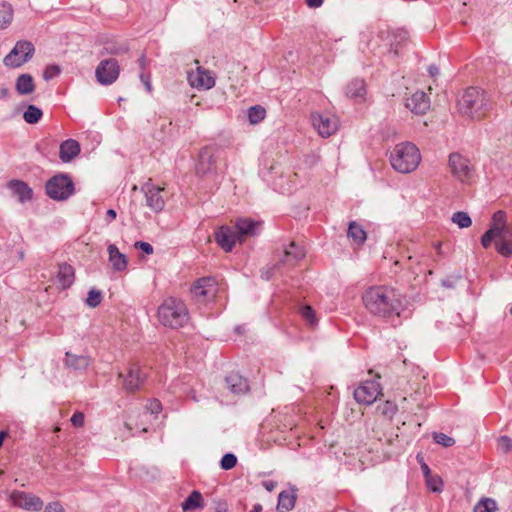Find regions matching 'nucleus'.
<instances>
[{
    "mask_svg": "<svg viewBox=\"0 0 512 512\" xmlns=\"http://www.w3.org/2000/svg\"><path fill=\"white\" fill-rule=\"evenodd\" d=\"M120 65L114 58L104 59L100 61L95 70L97 81L102 85H111L119 77Z\"/></svg>",
    "mask_w": 512,
    "mask_h": 512,
    "instance_id": "nucleus-10",
    "label": "nucleus"
},
{
    "mask_svg": "<svg viewBox=\"0 0 512 512\" xmlns=\"http://www.w3.org/2000/svg\"><path fill=\"white\" fill-rule=\"evenodd\" d=\"M34 50L30 41H18L10 53L4 57L3 63L6 67L18 68L32 58Z\"/></svg>",
    "mask_w": 512,
    "mask_h": 512,
    "instance_id": "nucleus-7",
    "label": "nucleus"
},
{
    "mask_svg": "<svg viewBox=\"0 0 512 512\" xmlns=\"http://www.w3.org/2000/svg\"><path fill=\"white\" fill-rule=\"evenodd\" d=\"M434 248L435 250L437 251L438 254H441L442 253V250H441V243L440 242H437L434 244Z\"/></svg>",
    "mask_w": 512,
    "mask_h": 512,
    "instance_id": "nucleus-63",
    "label": "nucleus"
},
{
    "mask_svg": "<svg viewBox=\"0 0 512 512\" xmlns=\"http://www.w3.org/2000/svg\"><path fill=\"white\" fill-rule=\"evenodd\" d=\"M9 95V90L7 88H0V98L6 99Z\"/></svg>",
    "mask_w": 512,
    "mask_h": 512,
    "instance_id": "nucleus-57",
    "label": "nucleus"
},
{
    "mask_svg": "<svg viewBox=\"0 0 512 512\" xmlns=\"http://www.w3.org/2000/svg\"><path fill=\"white\" fill-rule=\"evenodd\" d=\"M406 107L413 113L423 115L430 109V98L424 91H416L406 98Z\"/></svg>",
    "mask_w": 512,
    "mask_h": 512,
    "instance_id": "nucleus-16",
    "label": "nucleus"
},
{
    "mask_svg": "<svg viewBox=\"0 0 512 512\" xmlns=\"http://www.w3.org/2000/svg\"><path fill=\"white\" fill-rule=\"evenodd\" d=\"M61 72V69L57 65H49L45 68L43 72V78L45 80H51L58 76Z\"/></svg>",
    "mask_w": 512,
    "mask_h": 512,
    "instance_id": "nucleus-44",
    "label": "nucleus"
},
{
    "mask_svg": "<svg viewBox=\"0 0 512 512\" xmlns=\"http://www.w3.org/2000/svg\"><path fill=\"white\" fill-rule=\"evenodd\" d=\"M301 316L311 325L314 326L317 323L315 312L311 306L305 305L300 308Z\"/></svg>",
    "mask_w": 512,
    "mask_h": 512,
    "instance_id": "nucleus-41",
    "label": "nucleus"
},
{
    "mask_svg": "<svg viewBox=\"0 0 512 512\" xmlns=\"http://www.w3.org/2000/svg\"><path fill=\"white\" fill-rule=\"evenodd\" d=\"M384 34H386V37L388 39V44L390 46L389 51H394V53L397 54V50L395 48V43L405 40L406 32L403 30H399L397 32H390V31L381 32L382 36Z\"/></svg>",
    "mask_w": 512,
    "mask_h": 512,
    "instance_id": "nucleus-37",
    "label": "nucleus"
},
{
    "mask_svg": "<svg viewBox=\"0 0 512 512\" xmlns=\"http://www.w3.org/2000/svg\"><path fill=\"white\" fill-rule=\"evenodd\" d=\"M366 94L365 82L362 79H353L346 87V95L354 99H363Z\"/></svg>",
    "mask_w": 512,
    "mask_h": 512,
    "instance_id": "nucleus-31",
    "label": "nucleus"
},
{
    "mask_svg": "<svg viewBox=\"0 0 512 512\" xmlns=\"http://www.w3.org/2000/svg\"><path fill=\"white\" fill-rule=\"evenodd\" d=\"M258 225V222H255L251 219H238L235 225L238 241L241 243L246 237L256 235Z\"/></svg>",
    "mask_w": 512,
    "mask_h": 512,
    "instance_id": "nucleus-20",
    "label": "nucleus"
},
{
    "mask_svg": "<svg viewBox=\"0 0 512 512\" xmlns=\"http://www.w3.org/2000/svg\"><path fill=\"white\" fill-rule=\"evenodd\" d=\"M57 279L62 288H69L75 280L74 268L67 263L60 264Z\"/></svg>",
    "mask_w": 512,
    "mask_h": 512,
    "instance_id": "nucleus-27",
    "label": "nucleus"
},
{
    "mask_svg": "<svg viewBox=\"0 0 512 512\" xmlns=\"http://www.w3.org/2000/svg\"><path fill=\"white\" fill-rule=\"evenodd\" d=\"M493 241L496 251L501 256L512 255V222L507 221V214L503 210L493 214L490 228L481 237L484 248L490 247Z\"/></svg>",
    "mask_w": 512,
    "mask_h": 512,
    "instance_id": "nucleus-2",
    "label": "nucleus"
},
{
    "mask_svg": "<svg viewBox=\"0 0 512 512\" xmlns=\"http://www.w3.org/2000/svg\"><path fill=\"white\" fill-rule=\"evenodd\" d=\"M449 167L452 175L463 183L469 182L473 177V166L467 158L459 153L449 155Z\"/></svg>",
    "mask_w": 512,
    "mask_h": 512,
    "instance_id": "nucleus-9",
    "label": "nucleus"
},
{
    "mask_svg": "<svg viewBox=\"0 0 512 512\" xmlns=\"http://www.w3.org/2000/svg\"><path fill=\"white\" fill-rule=\"evenodd\" d=\"M91 359L87 355H75L66 352L64 363L65 366L76 371H84L90 365Z\"/></svg>",
    "mask_w": 512,
    "mask_h": 512,
    "instance_id": "nucleus-23",
    "label": "nucleus"
},
{
    "mask_svg": "<svg viewBox=\"0 0 512 512\" xmlns=\"http://www.w3.org/2000/svg\"><path fill=\"white\" fill-rule=\"evenodd\" d=\"M308 7L318 8L323 4V0H306Z\"/></svg>",
    "mask_w": 512,
    "mask_h": 512,
    "instance_id": "nucleus-54",
    "label": "nucleus"
},
{
    "mask_svg": "<svg viewBox=\"0 0 512 512\" xmlns=\"http://www.w3.org/2000/svg\"><path fill=\"white\" fill-rule=\"evenodd\" d=\"M140 80L141 82L144 84L145 88L147 89L148 92H150L152 90V86H151V81H150V76L149 75H146L144 74L143 72L140 74Z\"/></svg>",
    "mask_w": 512,
    "mask_h": 512,
    "instance_id": "nucleus-51",
    "label": "nucleus"
},
{
    "mask_svg": "<svg viewBox=\"0 0 512 512\" xmlns=\"http://www.w3.org/2000/svg\"><path fill=\"white\" fill-rule=\"evenodd\" d=\"M428 72H429L431 77H436L439 74V69H438L437 66L431 65L428 68Z\"/></svg>",
    "mask_w": 512,
    "mask_h": 512,
    "instance_id": "nucleus-56",
    "label": "nucleus"
},
{
    "mask_svg": "<svg viewBox=\"0 0 512 512\" xmlns=\"http://www.w3.org/2000/svg\"><path fill=\"white\" fill-rule=\"evenodd\" d=\"M305 252L302 247H299L295 244V242H291L285 249H284V256L281 259L282 264L287 265H295L299 260L304 258Z\"/></svg>",
    "mask_w": 512,
    "mask_h": 512,
    "instance_id": "nucleus-25",
    "label": "nucleus"
},
{
    "mask_svg": "<svg viewBox=\"0 0 512 512\" xmlns=\"http://www.w3.org/2000/svg\"><path fill=\"white\" fill-rule=\"evenodd\" d=\"M439 485H441V481H438ZM428 487L433 492H439L441 491V486L435 485L434 481L427 480Z\"/></svg>",
    "mask_w": 512,
    "mask_h": 512,
    "instance_id": "nucleus-55",
    "label": "nucleus"
},
{
    "mask_svg": "<svg viewBox=\"0 0 512 512\" xmlns=\"http://www.w3.org/2000/svg\"><path fill=\"white\" fill-rule=\"evenodd\" d=\"M247 117L250 124H258L265 119L266 109L261 105L252 106L248 109Z\"/></svg>",
    "mask_w": 512,
    "mask_h": 512,
    "instance_id": "nucleus-34",
    "label": "nucleus"
},
{
    "mask_svg": "<svg viewBox=\"0 0 512 512\" xmlns=\"http://www.w3.org/2000/svg\"><path fill=\"white\" fill-rule=\"evenodd\" d=\"M119 377L123 378V388L128 392L138 390L146 379V373L136 363H131L127 367L126 374L119 373Z\"/></svg>",
    "mask_w": 512,
    "mask_h": 512,
    "instance_id": "nucleus-14",
    "label": "nucleus"
},
{
    "mask_svg": "<svg viewBox=\"0 0 512 512\" xmlns=\"http://www.w3.org/2000/svg\"><path fill=\"white\" fill-rule=\"evenodd\" d=\"M44 512H65V510L59 502L55 501L48 503L45 507Z\"/></svg>",
    "mask_w": 512,
    "mask_h": 512,
    "instance_id": "nucleus-50",
    "label": "nucleus"
},
{
    "mask_svg": "<svg viewBox=\"0 0 512 512\" xmlns=\"http://www.w3.org/2000/svg\"><path fill=\"white\" fill-rule=\"evenodd\" d=\"M497 509V502L494 499L483 497L475 504L473 512H495Z\"/></svg>",
    "mask_w": 512,
    "mask_h": 512,
    "instance_id": "nucleus-35",
    "label": "nucleus"
},
{
    "mask_svg": "<svg viewBox=\"0 0 512 512\" xmlns=\"http://www.w3.org/2000/svg\"><path fill=\"white\" fill-rule=\"evenodd\" d=\"M311 120L313 127L322 137H329L337 132L339 119L330 113H312Z\"/></svg>",
    "mask_w": 512,
    "mask_h": 512,
    "instance_id": "nucleus-11",
    "label": "nucleus"
},
{
    "mask_svg": "<svg viewBox=\"0 0 512 512\" xmlns=\"http://www.w3.org/2000/svg\"><path fill=\"white\" fill-rule=\"evenodd\" d=\"M9 500L13 506L28 512H38L44 506L40 497L20 490H13L9 495Z\"/></svg>",
    "mask_w": 512,
    "mask_h": 512,
    "instance_id": "nucleus-8",
    "label": "nucleus"
},
{
    "mask_svg": "<svg viewBox=\"0 0 512 512\" xmlns=\"http://www.w3.org/2000/svg\"><path fill=\"white\" fill-rule=\"evenodd\" d=\"M146 408L151 414H159L162 411V404L158 399H153Z\"/></svg>",
    "mask_w": 512,
    "mask_h": 512,
    "instance_id": "nucleus-47",
    "label": "nucleus"
},
{
    "mask_svg": "<svg viewBox=\"0 0 512 512\" xmlns=\"http://www.w3.org/2000/svg\"><path fill=\"white\" fill-rule=\"evenodd\" d=\"M381 394V386L376 380L364 381L354 390V399L365 405L372 404Z\"/></svg>",
    "mask_w": 512,
    "mask_h": 512,
    "instance_id": "nucleus-13",
    "label": "nucleus"
},
{
    "mask_svg": "<svg viewBox=\"0 0 512 512\" xmlns=\"http://www.w3.org/2000/svg\"><path fill=\"white\" fill-rule=\"evenodd\" d=\"M157 316L163 326L172 329L183 327L189 321V313L185 303L173 297L163 301L158 307Z\"/></svg>",
    "mask_w": 512,
    "mask_h": 512,
    "instance_id": "nucleus-4",
    "label": "nucleus"
},
{
    "mask_svg": "<svg viewBox=\"0 0 512 512\" xmlns=\"http://www.w3.org/2000/svg\"><path fill=\"white\" fill-rule=\"evenodd\" d=\"M236 331H237L238 333H242V331H241V327H237V328H236Z\"/></svg>",
    "mask_w": 512,
    "mask_h": 512,
    "instance_id": "nucleus-64",
    "label": "nucleus"
},
{
    "mask_svg": "<svg viewBox=\"0 0 512 512\" xmlns=\"http://www.w3.org/2000/svg\"><path fill=\"white\" fill-rule=\"evenodd\" d=\"M139 65H140V68L142 70L145 69V66H146V57L144 54L141 55V57L139 58Z\"/></svg>",
    "mask_w": 512,
    "mask_h": 512,
    "instance_id": "nucleus-58",
    "label": "nucleus"
},
{
    "mask_svg": "<svg viewBox=\"0 0 512 512\" xmlns=\"http://www.w3.org/2000/svg\"><path fill=\"white\" fill-rule=\"evenodd\" d=\"M6 436H7V432L6 431H0V447L2 446L3 441H4Z\"/></svg>",
    "mask_w": 512,
    "mask_h": 512,
    "instance_id": "nucleus-61",
    "label": "nucleus"
},
{
    "mask_svg": "<svg viewBox=\"0 0 512 512\" xmlns=\"http://www.w3.org/2000/svg\"><path fill=\"white\" fill-rule=\"evenodd\" d=\"M217 292V284L212 277H203L197 280L191 287V294L197 302H206L214 298Z\"/></svg>",
    "mask_w": 512,
    "mask_h": 512,
    "instance_id": "nucleus-12",
    "label": "nucleus"
},
{
    "mask_svg": "<svg viewBox=\"0 0 512 512\" xmlns=\"http://www.w3.org/2000/svg\"><path fill=\"white\" fill-rule=\"evenodd\" d=\"M225 381L228 389L234 394H244L249 389L247 380L238 373H230Z\"/></svg>",
    "mask_w": 512,
    "mask_h": 512,
    "instance_id": "nucleus-24",
    "label": "nucleus"
},
{
    "mask_svg": "<svg viewBox=\"0 0 512 512\" xmlns=\"http://www.w3.org/2000/svg\"><path fill=\"white\" fill-rule=\"evenodd\" d=\"M262 485L267 491L271 492L276 488L277 483L273 480H266L262 482Z\"/></svg>",
    "mask_w": 512,
    "mask_h": 512,
    "instance_id": "nucleus-52",
    "label": "nucleus"
},
{
    "mask_svg": "<svg viewBox=\"0 0 512 512\" xmlns=\"http://www.w3.org/2000/svg\"><path fill=\"white\" fill-rule=\"evenodd\" d=\"M452 222L457 224L459 228H468L472 224L470 216L463 211H458L453 214Z\"/></svg>",
    "mask_w": 512,
    "mask_h": 512,
    "instance_id": "nucleus-38",
    "label": "nucleus"
},
{
    "mask_svg": "<svg viewBox=\"0 0 512 512\" xmlns=\"http://www.w3.org/2000/svg\"><path fill=\"white\" fill-rule=\"evenodd\" d=\"M134 246L135 248L140 249L141 251L148 255H151L154 252L153 246L148 242L137 241L135 242Z\"/></svg>",
    "mask_w": 512,
    "mask_h": 512,
    "instance_id": "nucleus-48",
    "label": "nucleus"
},
{
    "mask_svg": "<svg viewBox=\"0 0 512 512\" xmlns=\"http://www.w3.org/2000/svg\"><path fill=\"white\" fill-rule=\"evenodd\" d=\"M101 300H102L101 291L96 290V289H91L88 292V296H87V298L85 300V303L89 307L95 308V307H97L101 303Z\"/></svg>",
    "mask_w": 512,
    "mask_h": 512,
    "instance_id": "nucleus-40",
    "label": "nucleus"
},
{
    "mask_svg": "<svg viewBox=\"0 0 512 512\" xmlns=\"http://www.w3.org/2000/svg\"><path fill=\"white\" fill-rule=\"evenodd\" d=\"M8 187L13 194L18 197L21 203L30 201L33 197L32 189L21 180H11L8 182Z\"/></svg>",
    "mask_w": 512,
    "mask_h": 512,
    "instance_id": "nucleus-22",
    "label": "nucleus"
},
{
    "mask_svg": "<svg viewBox=\"0 0 512 512\" xmlns=\"http://www.w3.org/2000/svg\"><path fill=\"white\" fill-rule=\"evenodd\" d=\"M347 237L355 244L362 245L367 239V234L360 224L351 221L348 225Z\"/></svg>",
    "mask_w": 512,
    "mask_h": 512,
    "instance_id": "nucleus-29",
    "label": "nucleus"
},
{
    "mask_svg": "<svg viewBox=\"0 0 512 512\" xmlns=\"http://www.w3.org/2000/svg\"><path fill=\"white\" fill-rule=\"evenodd\" d=\"M117 217V212L114 209H108L106 212V222L109 224Z\"/></svg>",
    "mask_w": 512,
    "mask_h": 512,
    "instance_id": "nucleus-53",
    "label": "nucleus"
},
{
    "mask_svg": "<svg viewBox=\"0 0 512 512\" xmlns=\"http://www.w3.org/2000/svg\"><path fill=\"white\" fill-rule=\"evenodd\" d=\"M109 261L116 271H123L127 267V258L124 254L120 253L119 249L114 244L108 246Z\"/></svg>",
    "mask_w": 512,
    "mask_h": 512,
    "instance_id": "nucleus-26",
    "label": "nucleus"
},
{
    "mask_svg": "<svg viewBox=\"0 0 512 512\" xmlns=\"http://www.w3.org/2000/svg\"><path fill=\"white\" fill-rule=\"evenodd\" d=\"M215 240L217 244L226 252H230L238 241L236 231L229 226H221L215 232Z\"/></svg>",
    "mask_w": 512,
    "mask_h": 512,
    "instance_id": "nucleus-19",
    "label": "nucleus"
},
{
    "mask_svg": "<svg viewBox=\"0 0 512 512\" xmlns=\"http://www.w3.org/2000/svg\"><path fill=\"white\" fill-rule=\"evenodd\" d=\"M45 188L47 195L57 201L67 200L75 190L72 179L65 174H59L49 179Z\"/></svg>",
    "mask_w": 512,
    "mask_h": 512,
    "instance_id": "nucleus-6",
    "label": "nucleus"
},
{
    "mask_svg": "<svg viewBox=\"0 0 512 512\" xmlns=\"http://www.w3.org/2000/svg\"><path fill=\"white\" fill-rule=\"evenodd\" d=\"M15 89L20 95H29L34 92L35 84L30 74H21L17 77Z\"/></svg>",
    "mask_w": 512,
    "mask_h": 512,
    "instance_id": "nucleus-28",
    "label": "nucleus"
},
{
    "mask_svg": "<svg viewBox=\"0 0 512 512\" xmlns=\"http://www.w3.org/2000/svg\"><path fill=\"white\" fill-rule=\"evenodd\" d=\"M421 153L412 142L396 144L389 154L392 168L402 174L411 173L417 169L421 162Z\"/></svg>",
    "mask_w": 512,
    "mask_h": 512,
    "instance_id": "nucleus-3",
    "label": "nucleus"
},
{
    "mask_svg": "<svg viewBox=\"0 0 512 512\" xmlns=\"http://www.w3.org/2000/svg\"><path fill=\"white\" fill-rule=\"evenodd\" d=\"M261 511H262V506L260 504L254 505L253 509L251 510V512H261Z\"/></svg>",
    "mask_w": 512,
    "mask_h": 512,
    "instance_id": "nucleus-62",
    "label": "nucleus"
},
{
    "mask_svg": "<svg viewBox=\"0 0 512 512\" xmlns=\"http://www.w3.org/2000/svg\"><path fill=\"white\" fill-rule=\"evenodd\" d=\"M226 511H227L226 503L219 504L216 509V512H226Z\"/></svg>",
    "mask_w": 512,
    "mask_h": 512,
    "instance_id": "nucleus-59",
    "label": "nucleus"
},
{
    "mask_svg": "<svg viewBox=\"0 0 512 512\" xmlns=\"http://www.w3.org/2000/svg\"><path fill=\"white\" fill-rule=\"evenodd\" d=\"M142 190L145 193L146 205L154 212L159 213L164 209L165 201L161 196L163 188L153 185L147 182Z\"/></svg>",
    "mask_w": 512,
    "mask_h": 512,
    "instance_id": "nucleus-15",
    "label": "nucleus"
},
{
    "mask_svg": "<svg viewBox=\"0 0 512 512\" xmlns=\"http://www.w3.org/2000/svg\"><path fill=\"white\" fill-rule=\"evenodd\" d=\"M372 30L367 28L366 30L362 31L360 33V41L365 43V45L368 47V48H371V49H374V46L370 43V41L368 40V38L372 35Z\"/></svg>",
    "mask_w": 512,
    "mask_h": 512,
    "instance_id": "nucleus-49",
    "label": "nucleus"
},
{
    "mask_svg": "<svg viewBox=\"0 0 512 512\" xmlns=\"http://www.w3.org/2000/svg\"><path fill=\"white\" fill-rule=\"evenodd\" d=\"M458 107L461 114L471 119L482 118L488 109L485 92L477 87L466 89L458 101Z\"/></svg>",
    "mask_w": 512,
    "mask_h": 512,
    "instance_id": "nucleus-5",
    "label": "nucleus"
},
{
    "mask_svg": "<svg viewBox=\"0 0 512 512\" xmlns=\"http://www.w3.org/2000/svg\"><path fill=\"white\" fill-rule=\"evenodd\" d=\"M190 85L197 89H210L215 85V78L208 70L197 67L195 71L188 73Z\"/></svg>",
    "mask_w": 512,
    "mask_h": 512,
    "instance_id": "nucleus-17",
    "label": "nucleus"
},
{
    "mask_svg": "<svg viewBox=\"0 0 512 512\" xmlns=\"http://www.w3.org/2000/svg\"><path fill=\"white\" fill-rule=\"evenodd\" d=\"M421 468H422V471L425 474V476H428L430 473V469H429L428 465L426 463H423L421 465Z\"/></svg>",
    "mask_w": 512,
    "mask_h": 512,
    "instance_id": "nucleus-60",
    "label": "nucleus"
},
{
    "mask_svg": "<svg viewBox=\"0 0 512 512\" xmlns=\"http://www.w3.org/2000/svg\"><path fill=\"white\" fill-rule=\"evenodd\" d=\"M85 416L84 413L76 411L71 417V423L74 427L80 428L84 425Z\"/></svg>",
    "mask_w": 512,
    "mask_h": 512,
    "instance_id": "nucleus-46",
    "label": "nucleus"
},
{
    "mask_svg": "<svg viewBox=\"0 0 512 512\" xmlns=\"http://www.w3.org/2000/svg\"><path fill=\"white\" fill-rule=\"evenodd\" d=\"M296 502L295 491H282L278 496L277 511L288 512L290 511Z\"/></svg>",
    "mask_w": 512,
    "mask_h": 512,
    "instance_id": "nucleus-30",
    "label": "nucleus"
},
{
    "mask_svg": "<svg viewBox=\"0 0 512 512\" xmlns=\"http://www.w3.org/2000/svg\"><path fill=\"white\" fill-rule=\"evenodd\" d=\"M236 463V456L232 453H227L222 457L220 461V466L223 470H230L236 466Z\"/></svg>",
    "mask_w": 512,
    "mask_h": 512,
    "instance_id": "nucleus-42",
    "label": "nucleus"
},
{
    "mask_svg": "<svg viewBox=\"0 0 512 512\" xmlns=\"http://www.w3.org/2000/svg\"><path fill=\"white\" fill-rule=\"evenodd\" d=\"M13 19V8L7 2H0V30L10 25Z\"/></svg>",
    "mask_w": 512,
    "mask_h": 512,
    "instance_id": "nucleus-33",
    "label": "nucleus"
},
{
    "mask_svg": "<svg viewBox=\"0 0 512 512\" xmlns=\"http://www.w3.org/2000/svg\"><path fill=\"white\" fill-rule=\"evenodd\" d=\"M498 446L502 452L508 453L512 450V439L509 436H501L498 439Z\"/></svg>",
    "mask_w": 512,
    "mask_h": 512,
    "instance_id": "nucleus-45",
    "label": "nucleus"
},
{
    "mask_svg": "<svg viewBox=\"0 0 512 512\" xmlns=\"http://www.w3.org/2000/svg\"><path fill=\"white\" fill-rule=\"evenodd\" d=\"M365 309L373 316L381 319L399 317L404 310L403 295L388 285L371 286L362 295Z\"/></svg>",
    "mask_w": 512,
    "mask_h": 512,
    "instance_id": "nucleus-1",
    "label": "nucleus"
},
{
    "mask_svg": "<svg viewBox=\"0 0 512 512\" xmlns=\"http://www.w3.org/2000/svg\"><path fill=\"white\" fill-rule=\"evenodd\" d=\"M377 411L387 418H392L398 411V407L394 402L386 401L377 407Z\"/></svg>",
    "mask_w": 512,
    "mask_h": 512,
    "instance_id": "nucleus-39",
    "label": "nucleus"
},
{
    "mask_svg": "<svg viewBox=\"0 0 512 512\" xmlns=\"http://www.w3.org/2000/svg\"><path fill=\"white\" fill-rule=\"evenodd\" d=\"M216 169V158L211 148H203L199 154V160L196 164V173L204 176L214 172Z\"/></svg>",
    "mask_w": 512,
    "mask_h": 512,
    "instance_id": "nucleus-18",
    "label": "nucleus"
},
{
    "mask_svg": "<svg viewBox=\"0 0 512 512\" xmlns=\"http://www.w3.org/2000/svg\"><path fill=\"white\" fill-rule=\"evenodd\" d=\"M181 507L184 512L203 508V497L201 493L197 490L192 491L182 502Z\"/></svg>",
    "mask_w": 512,
    "mask_h": 512,
    "instance_id": "nucleus-32",
    "label": "nucleus"
},
{
    "mask_svg": "<svg viewBox=\"0 0 512 512\" xmlns=\"http://www.w3.org/2000/svg\"><path fill=\"white\" fill-rule=\"evenodd\" d=\"M42 115L43 112L40 108L35 105H29L23 114V118L28 124H36Z\"/></svg>",
    "mask_w": 512,
    "mask_h": 512,
    "instance_id": "nucleus-36",
    "label": "nucleus"
},
{
    "mask_svg": "<svg viewBox=\"0 0 512 512\" xmlns=\"http://www.w3.org/2000/svg\"><path fill=\"white\" fill-rule=\"evenodd\" d=\"M433 439L437 444H440L444 447H451L455 443V440L452 437L444 433H435Z\"/></svg>",
    "mask_w": 512,
    "mask_h": 512,
    "instance_id": "nucleus-43",
    "label": "nucleus"
},
{
    "mask_svg": "<svg viewBox=\"0 0 512 512\" xmlns=\"http://www.w3.org/2000/svg\"><path fill=\"white\" fill-rule=\"evenodd\" d=\"M80 153V145L74 139H68L61 143L59 148V157L62 162H70Z\"/></svg>",
    "mask_w": 512,
    "mask_h": 512,
    "instance_id": "nucleus-21",
    "label": "nucleus"
}]
</instances>
